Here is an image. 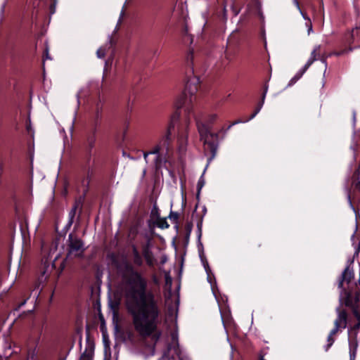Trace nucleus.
<instances>
[{
    "instance_id": "f257e3e1",
    "label": "nucleus",
    "mask_w": 360,
    "mask_h": 360,
    "mask_svg": "<svg viewBox=\"0 0 360 360\" xmlns=\"http://www.w3.org/2000/svg\"><path fill=\"white\" fill-rule=\"evenodd\" d=\"M125 292L126 308L131 317L135 331L143 338L150 337L154 345L162 336L158 330L160 302L155 294L147 291L148 280L127 260L116 265Z\"/></svg>"
},
{
    "instance_id": "f03ea898",
    "label": "nucleus",
    "mask_w": 360,
    "mask_h": 360,
    "mask_svg": "<svg viewBox=\"0 0 360 360\" xmlns=\"http://www.w3.org/2000/svg\"><path fill=\"white\" fill-rule=\"evenodd\" d=\"M179 115L177 113L173 114L165 131L160 136L158 141L153 148L143 153V158L148 162L149 155H155L154 165L155 168L160 169L167 162L171 144L172 131L174 128L175 123L178 121Z\"/></svg>"
},
{
    "instance_id": "7ed1b4c3",
    "label": "nucleus",
    "mask_w": 360,
    "mask_h": 360,
    "mask_svg": "<svg viewBox=\"0 0 360 360\" xmlns=\"http://www.w3.org/2000/svg\"><path fill=\"white\" fill-rule=\"evenodd\" d=\"M197 127L200 136L201 141L210 150L212 157L217 153L218 148V134L210 132V127L207 124L197 121Z\"/></svg>"
},
{
    "instance_id": "20e7f679",
    "label": "nucleus",
    "mask_w": 360,
    "mask_h": 360,
    "mask_svg": "<svg viewBox=\"0 0 360 360\" xmlns=\"http://www.w3.org/2000/svg\"><path fill=\"white\" fill-rule=\"evenodd\" d=\"M67 257H83L86 248L82 239L70 233L67 240Z\"/></svg>"
},
{
    "instance_id": "39448f33",
    "label": "nucleus",
    "mask_w": 360,
    "mask_h": 360,
    "mask_svg": "<svg viewBox=\"0 0 360 360\" xmlns=\"http://www.w3.org/2000/svg\"><path fill=\"white\" fill-rule=\"evenodd\" d=\"M360 329V323L356 322L354 324L348 327V345L349 360H355L357 349L359 347L358 333Z\"/></svg>"
},
{
    "instance_id": "423d86ee",
    "label": "nucleus",
    "mask_w": 360,
    "mask_h": 360,
    "mask_svg": "<svg viewBox=\"0 0 360 360\" xmlns=\"http://www.w3.org/2000/svg\"><path fill=\"white\" fill-rule=\"evenodd\" d=\"M339 300L340 304L349 308L351 311L360 307L359 292L352 293L345 289H341Z\"/></svg>"
},
{
    "instance_id": "0eeeda50",
    "label": "nucleus",
    "mask_w": 360,
    "mask_h": 360,
    "mask_svg": "<svg viewBox=\"0 0 360 360\" xmlns=\"http://www.w3.org/2000/svg\"><path fill=\"white\" fill-rule=\"evenodd\" d=\"M153 247V239L149 236H146V242L142 245V255L149 267H154L156 264V259L152 251Z\"/></svg>"
},
{
    "instance_id": "6e6552de",
    "label": "nucleus",
    "mask_w": 360,
    "mask_h": 360,
    "mask_svg": "<svg viewBox=\"0 0 360 360\" xmlns=\"http://www.w3.org/2000/svg\"><path fill=\"white\" fill-rule=\"evenodd\" d=\"M96 141V129L94 128L87 135L86 139V165L90 167L94 163L92 160V150L95 146Z\"/></svg>"
},
{
    "instance_id": "1a4fd4ad",
    "label": "nucleus",
    "mask_w": 360,
    "mask_h": 360,
    "mask_svg": "<svg viewBox=\"0 0 360 360\" xmlns=\"http://www.w3.org/2000/svg\"><path fill=\"white\" fill-rule=\"evenodd\" d=\"M337 317L334 321V328L332 329L333 333H338L347 328L348 314L345 309L337 308Z\"/></svg>"
},
{
    "instance_id": "9d476101",
    "label": "nucleus",
    "mask_w": 360,
    "mask_h": 360,
    "mask_svg": "<svg viewBox=\"0 0 360 360\" xmlns=\"http://www.w3.org/2000/svg\"><path fill=\"white\" fill-rule=\"evenodd\" d=\"M188 125L189 122L186 121L178 131L177 143L179 150L181 153L186 151L188 145Z\"/></svg>"
},
{
    "instance_id": "9b49d317",
    "label": "nucleus",
    "mask_w": 360,
    "mask_h": 360,
    "mask_svg": "<svg viewBox=\"0 0 360 360\" xmlns=\"http://www.w3.org/2000/svg\"><path fill=\"white\" fill-rule=\"evenodd\" d=\"M199 79L196 77L190 78L185 86V94H188L191 96L194 95L198 90Z\"/></svg>"
},
{
    "instance_id": "f8f14e48",
    "label": "nucleus",
    "mask_w": 360,
    "mask_h": 360,
    "mask_svg": "<svg viewBox=\"0 0 360 360\" xmlns=\"http://www.w3.org/2000/svg\"><path fill=\"white\" fill-rule=\"evenodd\" d=\"M264 100H262V98L261 101L257 104V106L256 109L255 110V111L251 114L250 117L248 119H247L246 120H244V121L240 120H236L233 122H232L226 129H224V130L221 129V131H224V133L226 134L233 125L241 123V122H248V121L252 120L258 114V112L261 110V109L264 105Z\"/></svg>"
},
{
    "instance_id": "ddd939ff",
    "label": "nucleus",
    "mask_w": 360,
    "mask_h": 360,
    "mask_svg": "<svg viewBox=\"0 0 360 360\" xmlns=\"http://www.w3.org/2000/svg\"><path fill=\"white\" fill-rule=\"evenodd\" d=\"M84 200V196H82L79 199L75 200L73 206L72 207V208L69 212V220H68L69 226H71L74 221V219L76 215L77 210L78 208L82 210Z\"/></svg>"
},
{
    "instance_id": "4468645a",
    "label": "nucleus",
    "mask_w": 360,
    "mask_h": 360,
    "mask_svg": "<svg viewBox=\"0 0 360 360\" xmlns=\"http://www.w3.org/2000/svg\"><path fill=\"white\" fill-rule=\"evenodd\" d=\"M354 278V274L349 266H347L342 271L338 281V288L345 289L343 288L344 282L349 283Z\"/></svg>"
},
{
    "instance_id": "2eb2a0df",
    "label": "nucleus",
    "mask_w": 360,
    "mask_h": 360,
    "mask_svg": "<svg viewBox=\"0 0 360 360\" xmlns=\"http://www.w3.org/2000/svg\"><path fill=\"white\" fill-rule=\"evenodd\" d=\"M320 49H321V46L320 45H318V46H316L314 47V49H313V51H311V56L309 57V58L308 59L307 62L306 63V64L302 67L303 68V70L304 71H307L309 68L319 58V56H320Z\"/></svg>"
},
{
    "instance_id": "dca6fc26",
    "label": "nucleus",
    "mask_w": 360,
    "mask_h": 360,
    "mask_svg": "<svg viewBox=\"0 0 360 360\" xmlns=\"http://www.w3.org/2000/svg\"><path fill=\"white\" fill-rule=\"evenodd\" d=\"M132 254L134 264L137 266H141L143 263V258L135 245L132 246Z\"/></svg>"
},
{
    "instance_id": "f3484780",
    "label": "nucleus",
    "mask_w": 360,
    "mask_h": 360,
    "mask_svg": "<svg viewBox=\"0 0 360 360\" xmlns=\"http://www.w3.org/2000/svg\"><path fill=\"white\" fill-rule=\"evenodd\" d=\"M94 353L93 347L86 348L79 360H94Z\"/></svg>"
},
{
    "instance_id": "a211bd4d",
    "label": "nucleus",
    "mask_w": 360,
    "mask_h": 360,
    "mask_svg": "<svg viewBox=\"0 0 360 360\" xmlns=\"http://www.w3.org/2000/svg\"><path fill=\"white\" fill-rule=\"evenodd\" d=\"M338 333H333V330H330L328 338H327V345L325 346V350L327 352L330 347L333 345L335 342L334 335H335Z\"/></svg>"
},
{
    "instance_id": "6ab92c4d",
    "label": "nucleus",
    "mask_w": 360,
    "mask_h": 360,
    "mask_svg": "<svg viewBox=\"0 0 360 360\" xmlns=\"http://www.w3.org/2000/svg\"><path fill=\"white\" fill-rule=\"evenodd\" d=\"M306 71L303 70V68H302L295 75L290 79L288 86H291L297 82L305 73Z\"/></svg>"
},
{
    "instance_id": "aec40b11",
    "label": "nucleus",
    "mask_w": 360,
    "mask_h": 360,
    "mask_svg": "<svg viewBox=\"0 0 360 360\" xmlns=\"http://www.w3.org/2000/svg\"><path fill=\"white\" fill-rule=\"evenodd\" d=\"M294 2L297 6V8L299 9V11H300L302 17L307 20L308 22H309V24H307V26L309 27V32L311 31L312 30V25H311V22L310 20V19L307 16L306 13H303L302 11H301V8L300 7V4H299V2L297 0H294Z\"/></svg>"
},
{
    "instance_id": "412c9836",
    "label": "nucleus",
    "mask_w": 360,
    "mask_h": 360,
    "mask_svg": "<svg viewBox=\"0 0 360 360\" xmlns=\"http://www.w3.org/2000/svg\"><path fill=\"white\" fill-rule=\"evenodd\" d=\"M156 224L160 229H167L169 226L165 218H158Z\"/></svg>"
},
{
    "instance_id": "4be33fe9",
    "label": "nucleus",
    "mask_w": 360,
    "mask_h": 360,
    "mask_svg": "<svg viewBox=\"0 0 360 360\" xmlns=\"http://www.w3.org/2000/svg\"><path fill=\"white\" fill-rule=\"evenodd\" d=\"M353 51V48L352 47H349L348 49H343L340 51H334V52H332L330 53L328 56H342L344 54H347L351 51Z\"/></svg>"
},
{
    "instance_id": "5701e85b",
    "label": "nucleus",
    "mask_w": 360,
    "mask_h": 360,
    "mask_svg": "<svg viewBox=\"0 0 360 360\" xmlns=\"http://www.w3.org/2000/svg\"><path fill=\"white\" fill-rule=\"evenodd\" d=\"M193 51H190L186 56V63L188 65H191V68L193 70Z\"/></svg>"
},
{
    "instance_id": "b1692460",
    "label": "nucleus",
    "mask_w": 360,
    "mask_h": 360,
    "mask_svg": "<svg viewBox=\"0 0 360 360\" xmlns=\"http://www.w3.org/2000/svg\"><path fill=\"white\" fill-rule=\"evenodd\" d=\"M96 55L99 58H105L106 55V49L104 47H100L96 51Z\"/></svg>"
},
{
    "instance_id": "393cba45",
    "label": "nucleus",
    "mask_w": 360,
    "mask_h": 360,
    "mask_svg": "<svg viewBox=\"0 0 360 360\" xmlns=\"http://www.w3.org/2000/svg\"><path fill=\"white\" fill-rule=\"evenodd\" d=\"M354 192H358L360 194V180L358 179L352 182Z\"/></svg>"
},
{
    "instance_id": "a878e982",
    "label": "nucleus",
    "mask_w": 360,
    "mask_h": 360,
    "mask_svg": "<svg viewBox=\"0 0 360 360\" xmlns=\"http://www.w3.org/2000/svg\"><path fill=\"white\" fill-rule=\"evenodd\" d=\"M352 314L355 318L356 321L360 323V307L352 311Z\"/></svg>"
},
{
    "instance_id": "bb28decb",
    "label": "nucleus",
    "mask_w": 360,
    "mask_h": 360,
    "mask_svg": "<svg viewBox=\"0 0 360 360\" xmlns=\"http://www.w3.org/2000/svg\"><path fill=\"white\" fill-rule=\"evenodd\" d=\"M205 184V181H204V179H203V176H202L200 179L198 180V184H197V187H198V195L200 193V190L202 189V188L203 187Z\"/></svg>"
},
{
    "instance_id": "cd10ccee",
    "label": "nucleus",
    "mask_w": 360,
    "mask_h": 360,
    "mask_svg": "<svg viewBox=\"0 0 360 360\" xmlns=\"http://www.w3.org/2000/svg\"><path fill=\"white\" fill-rule=\"evenodd\" d=\"M7 4H8L7 2L4 1L3 4L1 6L0 16H1V18H3L4 16V13H5V10H6V7Z\"/></svg>"
},
{
    "instance_id": "c85d7f7f",
    "label": "nucleus",
    "mask_w": 360,
    "mask_h": 360,
    "mask_svg": "<svg viewBox=\"0 0 360 360\" xmlns=\"http://www.w3.org/2000/svg\"><path fill=\"white\" fill-rule=\"evenodd\" d=\"M217 115L216 114H212V115H209L208 122L210 123H212L217 120Z\"/></svg>"
},
{
    "instance_id": "c756f323",
    "label": "nucleus",
    "mask_w": 360,
    "mask_h": 360,
    "mask_svg": "<svg viewBox=\"0 0 360 360\" xmlns=\"http://www.w3.org/2000/svg\"><path fill=\"white\" fill-rule=\"evenodd\" d=\"M178 217H179V215L176 212H170V214H169L170 219H174V220H177Z\"/></svg>"
},
{
    "instance_id": "7c9ffc66",
    "label": "nucleus",
    "mask_w": 360,
    "mask_h": 360,
    "mask_svg": "<svg viewBox=\"0 0 360 360\" xmlns=\"http://www.w3.org/2000/svg\"><path fill=\"white\" fill-rule=\"evenodd\" d=\"M267 91H268V86L265 85L264 89V92H263L262 96V100H265Z\"/></svg>"
},
{
    "instance_id": "2f4dec72",
    "label": "nucleus",
    "mask_w": 360,
    "mask_h": 360,
    "mask_svg": "<svg viewBox=\"0 0 360 360\" xmlns=\"http://www.w3.org/2000/svg\"><path fill=\"white\" fill-rule=\"evenodd\" d=\"M347 199H348V201L350 204H352V200H351V193H350V191H349L348 193H347Z\"/></svg>"
},
{
    "instance_id": "473e14b6",
    "label": "nucleus",
    "mask_w": 360,
    "mask_h": 360,
    "mask_svg": "<svg viewBox=\"0 0 360 360\" xmlns=\"http://www.w3.org/2000/svg\"><path fill=\"white\" fill-rule=\"evenodd\" d=\"M328 56H321V58H320V60L323 63H326V58H327Z\"/></svg>"
},
{
    "instance_id": "72a5a7b5",
    "label": "nucleus",
    "mask_w": 360,
    "mask_h": 360,
    "mask_svg": "<svg viewBox=\"0 0 360 360\" xmlns=\"http://www.w3.org/2000/svg\"><path fill=\"white\" fill-rule=\"evenodd\" d=\"M45 54H46V58H49V50H48L47 48L45 50Z\"/></svg>"
},
{
    "instance_id": "f704fd0d",
    "label": "nucleus",
    "mask_w": 360,
    "mask_h": 360,
    "mask_svg": "<svg viewBox=\"0 0 360 360\" xmlns=\"http://www.w3.org/2000/svg\"><path fill=\"white\" fill-rule=\"evenodd\" d=\"M166 260H167V257L166 256H163L162 257V261L161 262H162V264H164L166 262Z\"/></svg>"
},
{
    "instance_id": "c9c22d12",
    "label": "nucleus",
    "mask_w": 360,
    "mask_h": 360,
    "mask_svg": "<svg viewBox=\"0 0 360 360\" xmlns=\"http://www.w3.org/2000/svg\"><path fill=\"white\" fill-rule=\"evenodd\" d=\"M264 354L261 353L259 354V360H266V359H264Z\"/></svg>"
},
{
    "instance_id": "e433bc0d",
    "label": "nucleus",
    "mask_w": 360,
    "mask_h": 360,
    "mask_svg": "<svg viewBox=\"0 0 360 360\" xmlns=\"http://www.w3.org/2000/svg\"><path fill=\"white\" fill-rule=\"evenodd\" d=\"M127 129H128V124L127 125L126 129H125V130H124V134H123V136H124L126 135V134H127Z\"/></svg>"
},
{
    "instance_id": "4c0bfd02",
    "label": "nucleus",
    "mask_w": 360,
    "mask_h": 360,
    "mask_svg": "<svg viewBox=\"0 0 360 360\" xmlns=\"http://www.w3.org/2000/svg\"><path fill=\"white\" fill-rule=\"evenodd\" d=\"M153 210H155L156 212H158V208L155 206H154Z\"/></svg>"
},
{
    "instance_id": "58836bf2",
    "label": "nucleus",
    "mask_w": 360,
    "mask_h": 360,
    "mask_svg": "<svg viewBox=\"0 0 360 360\" xmlns=\"http://www.w3.org/2000/svg\"><path fill=\"white\" fill-rule=\"evenodd\" d=\"M175 338L174 334H172V338Z\"/></svg>"
},
{
    "instance_id": "ea45409f",
    "label": "nucleus",
    "mask_w": 360,
    "mask_h": 360,
    "mask_svg": "<svg viewBox=\"0 0 360 360\" xmlns=\"http://www.w3.org/2000/svg\"><path fill=\"white\" fill-rule=\"evenodd\" d=\"M4 1L8 3L9 0H4Z\"/></svg>"
},
{
    "instance_id": "a19ab883",
    "label": "nucleus",
    "mask_w": 360,
    "mask_h": 360,
    "mask_svg": "<svg viewBox=\"0 0 360 360\" xmlns=\"http://www.w3.org/2000/svg\"><path fill=\"white\" fill-rule=\"evenodd\" d=\"M359 28H360V26L359 27H356V29H359Z\"/></svg>"
}]
</instances>
